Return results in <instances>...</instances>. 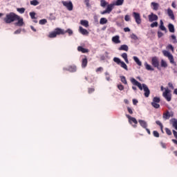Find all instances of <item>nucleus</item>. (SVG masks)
<instances>
[{
    "label": "nucleus",
    "mask_w": 177,
    "mask_h": 177,
    "mask_svg": "<svg viewBox=\"0 0 177 177\" xmlns=\"http://www.w3.org/2000/svg\"><path fill=\"white\" fill-rule=\"evenodd\" d=\"M131 82L132 83L133 85H136V86H138L140 91H144V96L145 97H149L150 96V89H149L147 85L142 84H142H140V82H138V80H136L133 77L131 79Z\"/></svg>",
    "instance_id": "f257e3e1"
},
{
    "label": "nucleus",
    "mask_w": 177,
    "mask_h": 177,
    "mask_svg": "<svg viewBox=\"0 0 177 177\" xmlns=\"http://www.w3.org/2000/svg\"><path fill=\"white\" fill-rule=\"evenodd\" d=\"M16 19H19V15L15 14V12H10L3 18V21L6 22V24H10V23L16 21Z\"/></svg>",
    "instance_id": "f03ea898"
},
{
    "label": "nucleus",
    "mask_w": 177,
    "mask_h": 177,
    "mask_svg": "<svg viewBox=\"0 0 177 177\" xmlns=\"http://www.w3.org/2000/svg\"><path fill=\"white\" fill-rule=\"evenodd\" d=\"M57 35H64V29L57 28L54 31L50 32L48 35V38H56Z\"/></svg>",
    "instance_id": "7ed1b4c3"
},
{
    "label": "nucleus",
    "mask_w": 177,
    "mask_h": 177,
    "mask_svg": "<svg viewBox=\"0 0 177 177\" xmlns=\"http://www.w3.org/2000/svg\"><path fill=\"white\" fill-rule=\"evenodd\" d=\"M163 97L166 99L167 102H171L172 100V94H171V90L167 88L162 93Z\"/></svg>",
    "instance_id": "20e7f679"
},
{
    "label": "nucleus",
    "mask_w": 177,
    "mask_h": 177,
    "mask_svg": "<svg viewBox=\"0 0 177 177\" xmlns=\"http://www.w3.org/2000/svg\"><path fill=\"white\" fill-rule=\"evenodd\" d=\"M126 117L127 118H128L129 124H131V125H132L133 128H136V127H138V120H136V118L129 115H126Z\"/></svg>",
    "instance_id": "39448f33"
},
{
    "label": "nucleus",
    "mask_w": 177,
    "mask_h": 177,
    "mask_svg": "<svg viewBox=\"0 0 177 177\" xmlns=\"http://www.w3.org/2000/svg\"><path fill=\"white\" fill-rule=\"evenodd\" d=\"M161 102V100L158 97H154L153 98V101L151 102V104L153 106L154 109H160V105L158 103Z\"/></svg>",
    "instance_id": "423d86ee"
},
{
    "label": "nucleus",
    "mask_w": 177,
    "mask_h": 177,
    "mask_svg": "<svg viewBox=\"0 0 177 177\" xmlns=\"http://www.w3.org/2000/svg\"><path fill=\"white\" fill-rule=\"evenodd\" d=\"M114 4L113 3H111L109 4L106 7V9L104 11H102L100 13L101 15H106V14H110L111 13V11L113 10V9H114Z\"/></svg>",
    "instance_id": "0eeeda50"
},
{
    "label": "nucleus",
    "mask_w": 177,
    "mask_h": 177,
    "mask_svg": "<svg viewBox=\"0 0 177 177\" xmlns=\"http://www.w3.org/2000/svg\"><path fill=\"white\" fill-rule=\"evenodd\" d=\"M151 64L153 66L160 70V62H158V58L157 57H153L151 59Z\"/></svg>",
    "instance_id": "6e6552de"
},
{
    "label": "nucleus",
    "mask_w": 177,
    "mask_h": 177,
    "mask_svg": "<svg viewBox=\"0 0 177 177\" xmlns=\"http://www.w3.org/2000/svg\"><path fill=\"white\" fill-rule=\"evenodd\" d=\"M62 3L65 6V8H66L68 10H70V11L73 10V2L62 1Z\"/></svg>",
    "instance_id": "1a4fd4ad"
},
{
    "label": "nucleus",
    "mask_w": 177,
    "mask_h": 177,
    "mask_svg": "<svg viewBox=\"0 0 177 177\" xmlns=\"http://www.w3.org/2000/svg\"><path fill=\"white\" fill-rule=\"evenodd\" d=\"M133 17L135 19L136 23H137L138 24H142V19L140 18V14H139L138 12H133Z\"/></svg>",
    "instance_id": "9d476101"
},
{
    "label": "nucleus",
    "mask_w": 177,
    "mask_h": 177,
    "mask_svg": "<svg viewBox=\"0 0 177 177\" xmlns=\"http://www.w3.org/2000/svg\"><path fill=\"white\" fill-rule=\"evenodd\" d=\"M148 19L150 23H153V21H157V20H158V16L151 12L149 15H148Z\"/></svg>",
    "instance_id": "9b49d317"
},
{
    "label": "nucleus",
    "mask_w": 177,
    "mask_h": 177,
    "mask_svg": "<svg viewBox=\"0 0 177 177\" xmlns=\"http://www.w3.org/2000/svg\"><path fill=\"white\" fill-rule=\"evenodd\" d=\"M64 71H69L70 73H75L77 71V66L75 65H71L66 68H64Z\"/></svg>",
    "instance_id": "f8f14e48"
},
{
    "label": "nucleus",
    "mask_w": 177,
    "mask_h": 177,
    "mask_svg": "<svg viewBox=\"0 0 177 177\" xmlns=\"http://www.w3.org/2000/svg\"><path fill=\"white\" fill-rule=\"evenodd\" d=\"M16 20L18 21L15 24V26H17L18 27H23V26H24V21L20 16L18 15V19H16Z\"/></svg>",
    "instance_id": "ddd939ff"
},
{
    "label": "nucleus",
    "mask_w": 177,
    "mask_h": 177,
    "mask_svg": "<svg viewBox=\"0 0 177 177\" xmlns=\"http://www.w3.org/2000/svg\"><path fill=\"white\" fill-rule=\"evenodd\" d=\"M79 32L82 35H89V32L86 29L82 28V26L79 27Z\"/></svg>",
    "instance_id": "4468645a"
},
{
    "label": "nucleus",
    "mask_w": 177,
    "mask_h": 177,
    "mask_svg": "<svg viewBox=\"0 0 177 177\" xmlns=\"http://www.w3.org/2000/svg\"><path fill=\"white\" fill-rule=\"evenodd\" d=\"M138 122L140 125V127H142V128H144V129H145L146 128H147V122L143 120H139Z\"/></svg>",
    "instance_id": "2eb2a0df"
},
{
    "label": "nucleus",
    "mask_w": 177,
    "mask_h": 177,
    "mask_svg": "<svg viewBox=\"0 0 177 177\" xmlns=\"http://www.w3.org/2000/svg\"><path fill=\"white\" fill-rule=\"evenodd\" d=\"M167 15L171 19V20H175V15H174V11L171 8L167 9Z\"/></svg>",
    "instance_id": "dca6fc26"
},
{
    "label": "nucleus",
    "mask_w": 177,
    "mask_h": 177,
    "mask_svg": "<svg viewBox=\"0 0 177 177\" xmlns=\"http://www.w3.org/2000/svg\"><path fill=\"white\" fill-rule=\"evenodd\" d=\"M78 52H82V53H88L89 50L88 48H84L82 46H80L77 47Z\"/></svg>",
    "instance_id": "f3484780"
},
{
    "label": "nucleus",
    "mask_w": 177,
    "mask_h": 177,
    "mask_svg": "<svg viewBox=\"0 0 177 177\" xmlns=\"http://www.w3.org/2000/svg\"><path fill=\"white\" fill-rule=\"evenodd\" d=\"M86 66H88V59L85 57L82 59V68H85Z\"/></svg>",
    "instance_id": "a211bd4d"
},
{
    "label": "nucleus",
    "mask_w": 177,
    "mask_h": 177,
    "mask_svg": "<svg viewBox=\"0 0 177 177\" xmlns=\"http://www.w3.org/2000/svg\"><path fill=\"white\" fill-rule=\"evenodd\" d=\"M112 41L113 42H114V44H121V41L120 40V36L118 35L114 36L112 38Z\"/></svg>",
    "instance_id": "6ab92c4d"
},
{
    "label": "nucleus",
    "mask_w": 177,
    "mask_h": 177,
    "mask_svg": "<svg viewBox=\"0 0 177 177\" xmlns=\"http://www.w3.org/2000/svg\"><path fill=\"white\" fill-rule=\"evenodd\" d=\"M80 24L84 27H86V28H88V27H89V21L86 20H81Z\"/></svg>",
    "instance_id": "aec40b11"
},
{
    "label": "nucleus",
    "mask_w": 177,
    "mask_h": 177,
    "mask_svg": "<svg viewBox=\"0 0 177 177\" xmlns=\"http://www.w3.org/2000/svg\"><path fill=\"white\" fill-rule=\"evenodd\" d=\"M122 59H124V62L128 64H129V61L128 60V54L127 53H124L121 55Z\"/></svg>",
    "instance_id": "412c9836"
},
{
    "label": "nucleus",
    "mask_w": 177,
    "mask_h": 177,
    "mask_svg": "<svg viewBox=\"0 0 177 177\" xmlns=\"http://www.w3.org/2000/svg\"><path fill=\"white\" fill-rule=\"evenodd\" d=\"M171 125L175 129L177 130V120L176 118H173L171 120Z\"/></svg>",
    "instance_id": "4be33fe9"
},
{
    "label": "nucleus",
    "mask_w": 177,
    "mask_h": 177,
    "mask_svg": "<svg viewBox=\"0 0 177 177\" xmlns=\"http://www.w3.org/2000/svg\"><path fill=\"white\" fill-rule=\"evenodd\" d=\"M162 118L164 120H169L171 118V115L169 114V111H166L165 113H163Z\"/></svg>",
    "instance_id": "5701e85b"
},
{
    "label": "nucleus",
    "mask_w": 177,
    "mask_h": 177,
    "mask_svg": "<svg viewBox=\"0 0 177 177\" xmlns=\"http://www.w3.org/2000/svg\"><path fill=\"white\" fill-rule=\"evenodd\" d=\"M156 124L157 125H159V126H160L161 132H162V133H164V130H163L164 126L162 125V123H161V122H160V120H156Z\"/></svg>",
    "instance_id": "b1692460"
},
{
    "label": "nucleus",
    "mask_w": 177,
    "mask_h": 177,
    "mask_svg": "<svg viewBox=\"0 0 177 177\" xmlns=\"http://www.w3.org/2000/svg\"><path fill=\"white\" fill-rule=\"evenodd\" d=\"M128 49L129 48L126 44H123L119 48V50H124L125 52H128Z\"/></svg>",
    "instance_id": "393cba45"
},
{
    "label": "nucleus",
    "mask_w": 177,
    "mask_h": 177,
    "mask_svg": "<svg viewBox=\"0 0 177 177\" xmlns=\"http://www.w3.org/2000/svg\"><path fill=\"white\" fill-rule=\"evenodd\" d=\"M151 6H153L152 9L153 10H158V7H159V5L158 3H155V2H152L151 3Z\"/></svg>",
    "instance_id": "a878e982"
},
{
    "label": "nucleus",
    "mask_w": 177,
    "mask_h": 177,
    "mask_svg": "<svg viewBox=\"0 0 177 177\" xmlns=\"http://www.w3.org/2000/svg\"><path fill=\"white\" fill-rule=\"evenodd\" d=\"M168 28H169V31L170 32H175V27L174 26V25L172 24H169L168 25Z\"/></svg>",
    "instance_id": "bb28decb"
},
{
    "label": "nucleus",
    "mask_w": 177,
    "mask_h": 177,
    "mask_svg": "<svg viewBox=\"0 0 177 177\" xmlns=\"http://www.w3.org/2000/svg\"><path fill=\"white\" fill-rule=\"evenodd\" d=\"M122 3H124V0H117L115 1V3H113V5L115 6H121V5H122Z\"/></svg>",
    "instance_id": "cd10ccee"
},
{
    "label": "nucleus",
    "mask_w": 177,
    "mask_h": 177,
    "mask_svg": "<svg viewBox=\"0 0 177 177\" xmlns=\"http://www.w3.org/2000/svg\"><path fill=\"white\" fill-rule=\"evenodd\" d=\"M133 60H134V62H136V63L138 64V66H142V62H140V60H139V58H138V57L134 56Z\"/></svg>",
    "instance_id": "c85d7f7f"
},
{
    "label": "nucleus",
    "mask_w": 177,
    "mask_h": 177,
    "mask_svg": "<svg viewBox=\"0 0 177 177\" xmlns=\"http://www.w3.org/2000/svg\"><path fill=\"white\" fill-rule=\"evenodd\" d=\"M160 66L161 67L167 68V67H168V64H167V62H165L164 59H162L160 62Z\"/></svg>",
    "instance_id": "c756f323"
},
{
    "label": "nucleus",
    "mask_w": 177,
    "mask_h": 177,
    "mask_svg": "<svg viewBox=\"0 0 177 177\" xmlns=\"http://www.w3.org/2000/svg\"><path fill=\"white\" fill-rule=\"evenodd\" d=\"M120 81L122 82V84H124V85L128 84V82H127V78L125 76H120Z\"/></svg>",
    "instance_id": "7c9ffc66"
},
{
    "label": "nucleus",
    "mask_w": 177,
    "mask_h": 177,
    "mask_svg": "<svg viewBox=\"0 0 177 177\" xmlns=\"http://www.w3.org/2000/svg\"><path fill=\"white\" fill-rule=\"evenodd\" d=\"M30 5L32 6H37V5H39V1L37 0H32L30 1Z\"/></svg>",
    "instance_id": "2f4dec72"
},
{
    "label": "nucleus",
    "mask_w": 177,
    "mask_h": 177,
    "mask_svg": "<svg viewBox=\"0 0 177 177\" xmlns=\"http://www.w3.org/2000/svg\"><path fill=\"white\" fill-rule=\"evenodd\" d=\"M145 68L149 71H154V69L149 64L145 63Z\"/></svg>",
    "instance_id": "473e14b6"
},
{
    "label": "nucleus",
    "mask_w": 177,
    "mask_h": 177,
    "mask_svg": "<svg viewBox=\"0 0 177 177\" xmlns=\"http://www.w3.org/2000/svg\"><path fill=\"white\" fill-rule=\"evenodd\" d=\"M120 67H122V68H124V70H126L127 71H128V66H127L126 64H125V62H122H122H120Z\"/></svg>",
    "instance_id": "72a5a7b5"
},
{
    "label": "nucleus",
    "mask_w": 177,
    "mask_h": 177,
    "mask_svg": "<svg viewBox=\"0 0 177 177\" xmlns=\"http://www.w3.org/2000/svg\"><path fill=\"white\" fill-rule=\"evenodd\" d=\"M162 53L164 55V56H165L166 57H169L172 54H171V53H169V51H167L165 50H162Z\"/></svg>",
    "instance_id": "f704fd0d"
},
{
    "label": "nucleus",
    "mask_w": 177,
    "mask_h": 177,
    "mask_svg": "<svg viewBox=\"0 0 177 177\" xmlns=\"http://www.w3.org/2000/svg\"><path fill=\"white\" fill-rule=\"evenodd\" d=\"M168 59L171 64H175V59H174V55H172V54L168 57Z\"/></svg>",
    "instance_id": "c9c22d12"
},
{
    "label": "nucleus",
    "mask_w": 177,
    "mask_h": 177,
    "mask_svg": "<svg viewBox=\"0 0 177 177\" xmlns=\"http://www.w3.org/2000/svg\"><path fill=\"white\" fill-rule=\"evenodd\" d=\"M107 19L106 18H101L100 20V24H106L107 23Z\"/></svg>",
    "instance_id": "e433bc0d"
},
{
    "label": "nucleus",
    "mask_w": 177,
    "mask_h": 177,
    "mask_svg": "<svg viewBox=\"0 0 177 177\" xmlns=\"http://www.w3.org/2000/svg\"><path fill=\"white\" fill-rule=\"evenodd\" d=\"M106 5H108V3H107L106 1H105V0H101V1H100V6H101L102 8L106 7Z\"/></svg>",
    "instance_id": "4c0bfd02"
},
{
    "label": "nucleus",
    "mask_w": 177,
    "mask_h": 177,
    "mask_svg": "<svg viewBox=\"0 0 177 177\" xmlns=\"http://www.w3.org/2000/svg\"><path fill=\"white\" fill-rule=\"evenodd\" d=\"M17 12H19V13H21V15H23V13L26 12V8H17Z\"/></svg>",
    "instance_id": "58836bf2"
},
{
    "label": "nucleus",
    "mask_w": 177,
    "mask_h": 177,
    "mask_svg": "<svg viewBox=\"0 0 177 177\" xmlns=\"http://www.w3.org/2000/svg\"><path fill=\"white\" fill-rule=\"evenodd\" d=\"M113 62H115V63H117V64H120L122 61H121V59H120V58L118 57H114Z\"/></svg>",
    "instance_id": "ea45409f"
},
{
    "label": "nucleus",
    "mask_w": 177,
    "mask_h": 177,
    "mask_svg": "<svg viewBox=\"0 0 177 177\" xmlns=\"http://www.w3.org/2000/svg\"><path fill=\"white\" fill-rule=\"evenodd\" d=\"M46 23H48V20L44 19H41L39 21V24H41V26H44V24H46Z\"/></svg>",
    "instance_id": "a19ab883"
},
{
    "label": "nucleus",
    "mask_w": 177,
    "mask_h": 177,
    "mask_svg": "<svg viewBox=\"0 0 177 177\" xmlns=\"http://www.w3.org/2000/svg\"><path fill=\"white\" fill-rule=\"evenodd\" d=\"M64 34H66V33H68V35H73V30H71V29H68V30H64Z\"/></svg>",
    "instance_id": "79ce46f5"
},
{
    "label": "nucleus",
    "mask_w": 177,
    "mask_h": 177,
    "mask_svg": "<svg viewBox=\"0 0 177 177\" xmlns=\"http://www.w3.org/2000/svg\"><path fill=\"white\" fill-rule=\"evenodd\" d=\"M165 132L167 135H169V136H171V135H172V131H171V130L168 128H165Z\"/></svg>",
    "instance_id": "37998d69"
},
{
    "label": "nucleus",
    "mask_w": 177,
    "mask_h": 177,
    "mask_svg": "<svg viewBox=\"0 0 177 177\" xmlns=\"http://www.w3.org/2000/svg\"><path fill=\"white\" fill-rule=\"evenodd\" d=\"M151 28H154V27H158V22L155 21L151 24Z\"/></svg>",
    "instance_id": "c03bdc74"
},
{
    "label": "nucleus",
    "mask_w": 177,
    "mask_h": 177,
    "mask_svg": "<svg viewBox=\"0 0 177 177\" xmlns=\"http://www.w3.org/2000/svg\"><path fill=\"white\" fill-rule=\"evenodd\" d=\"M153 135L155 138H160V133L157 131H153Z\"/></svg>",
    "instance_id": "a18cd8bd"
},
{
    "label": "nucleus",
    "mask_w": 177,
    "mask_h": 177,
    "mask_svg": "<svg viewBox=\"0 0 177 177\" xmlns=\"http://www.w3.org/2000/svg\"><path fill=\"white\" fill-rule=\"evenodd\" d=\"M29 15H30L32 20H34V19H35V12H31L29 13Z\"/></svg>",
    "instance_id": "49530a36"
},
{
    "label": "nucleus",
    "mask_w": 177,
    "mask_h": 177,
    "mask_svg": "<svg viewBox=\"0 0 177 177\" xmlns=\"http://www.w3.org/2000/svg\"><path fill=\"white\" fill-rule=\"evenodd\" d=\"M159 28L162 31H165V32H167V28H165V26L164 25H160Z\"/></svg>",
    "instance_id": "de8ad7c7"
},
{
    "label": "nucleus",
    "mask_w": 177,
    "mask_h": 177,
    "mask_svg": "<svg viewBox=\"0 0 177 177\" xmlns=\"http://www.w3.org/2000/svg\"><path fill=\"white\" fill-rule=\"evenodd\" d=\"M131 39H134V41H138V36H136V35H135V34H132L131 35Z\"/></svg>",
    "instance_id": "09e8293b"
},
{
    "label": "nucleus",
    "mask_w": 177,
    "mask_h": 177,
    "mask_svg": "<svg viewBox=\"0 0 177 177\" xmlns=\"http://www.w3.org/2000/svg\"><path fill=\"white\" fill-rule=\"evenodd\" d=\"M171 39H173V44H177V40H176V36L175 35H173L171 36Z\"/></svg>",
    "instance_id": "8fccbe9b"
},
{
    "label": "nucleus",
    "mask_w": 177,
    "mask_h": 177,
    "mask_svg": "<svg viewBox=\"0 0 177 177\" xmlns=\"http://www.w3.org/2000/svg\"><path fill=\"white\" fill-rule=\"evenodd\" d=\"M118 88L119 91H124V86L122 84L118 85Z\"/></svg>",
    "instance_id": "3c124183"
},
{
    "label": "nucleus",
    "mask_w": 177,
    "mask_h": 177,
    "mask_svg": "<svg viewBox=\"0 0 177 177\" xmlns=\"http://www.w3.org/2000/svg\"><path fill=\"white\" fill-rule=\"evenodd\" d=\"M88 93H93V92H95V88H88Z\"/></svg>",
    "instance_id": "603ef678"
},
{
    "label": "nucleus",
    "mask_w": 177,
    "mask_h": 177,
    "mask_svg": "<svg viewBox=\"0 0 177 177\" xmlns=\"http://www.w3.org/2000/svg\"><path fill=\"white\" fill-rule=\"evenodd\" d=\"M105 75L106 81H110V74H109L108 72H106Z\"/></svg>",
    "instance_id": "864d4df0"
},
{
    "label": "nucleus",
    "mask_w": 177,
    "mask_h": 177,
    "mask_svg": "<svg viewBox=\"0 0 177 177\" xmlns=\"http://www.w3.org/2000/svg\"><path fill=\"white\" fill-rule=\"evenodd\" d=\"M127 111L129 113V114H133V111H132V109H131L129 106H127Z\"/></svg>",
    "instance_id": "5fc2aeb1"
},
{
    "label": "nucleus",
    "mask_w": 177,
    "mask_h": 177,
    "mask_svg": "<svg viewBox=\"0 0 177 177\" xmlns=\"http://www.w3.org/2000/svg\"><path fill=\"white\" fill-rule=\"evenodd\" d=\"M124 20L125 21H129V20H131V17H129V15H125Z\"/></svg>",
    "instance_id": "6e6d98bb"
},
{
    "label": "nucleus",
    "mask_w": 177,
    "mask_h": 177,
    "mask_svg": "<svg viewBox=\"0 0 177 177\" xmlns=\"http://www.w3.org/2000/svg\"><path fill=\"white\" fill-rule=\"evenodd\" d=\"M167 49H170V50L174 51V46H172V44H169L167 46Z\"/></svg>",
    "instance_id": "4d7b16f0"
},
{
    "label": "nucleus",
    "mask_w": 177,
    "mask_h": 177,
    "mask_svg": "<svg viewBox=\"0 0 177 177\" xmlns=\"http://www.w3.org/2000/svg\"><path fill=\"white\" fill-rule=\"evenodd\" d=\"M162 35H164V33H162V32H160V31L158 32V38H161V37H162Z\"/></svg>",
    "instance_id": "13d9d810"
},
{
    "label": "nucleus",
    "mask_w": 177,
    "mask_h": 177,
    "mask_svg": "<svg viewBox=\"0 0 177 177\" xmlns=\"http://www.w3.org/2000/svg\"><path fill=\"white\" fill-rule=\"evenodd\" d=\"M168 86L169 88H171V89H174V84H172L171 82L168 83Z\"/></svg>",
    "instance_id": "bf43d9fd"
},
{
    "label": "nucleus",
    "mask_w": 177,
    "mask_h": 177,
    "mask_svg": "<svg viewBox=\"0 0 177 177\" xmlns=\"http://www.w3.org/2000/svg\"><path fill=\"white\" fill-rule=\"evenodd\" d=\"M100 71H103V68L102 67H99L96 69V73H99Z\"/></svg>",
    "instance_id": "052dcab7"
},
{
    "label": "nucleus",
    "mask_w": 177,
    "mask_h": 177,
    "mask_svg": "<svg viewBox=\"0 0 177 177\" xmlns=\"http://www.w3.org/2000/svg\"><path fill=\"white\" fill-rule=\"evenodd\" d=\"M138 100L133 99V104H134V106H136V104H138Z\"/></svg>",
    "instance_id": "680f3d73"
},
{
    "label": "nucleus",
    "mask_w": 177,
    "mask_h": 177,
    "mask_svg": "<svg viewBox=\"0 0 177 177\" xmlns=\"http://www.w3.org/2000/svg\"><path fill=\"white\" fill-rule=\"evenodd\" d=\"M173 135L176 139H177V132L175 130H173Z\"/></svg>",
    "instance_id": "e2e57ef3"
},
{
    "label": "nucleus",
    "mask_w": 177,
    "mask_h": 177,
    "mask_svg": "<svg viewBox=\"0 0 177 177\" xmlns=\"http://www.w3.org/2000/svg\"><path fill=\"white\" fill-rule=\"evenodd\" d=\"M20 32H21V29H18L17 30L15 31L14 34H20Z\"/></svg>",
    "instance_id": "0e129e2a"
},
{
    "label": "nucleus",
    "mask_w": 177,
    "mask_h": 177,
    "mask_svg": "<svg viewBox=\"0 0 177 177\" xmlns=\"http://www.w3.org/2000/svg\"><path fill=\"white\" fill-rule=\"evenodd\" d=\"M124 32H129V31H131V29H129V28H124Z\"/></svg>",
    "instance_id": "69168bd1"
},
{
    "label": "nucleus",
    "mask_w": 177,
    "mask_h": 177,
    "mask_svg": "<svg viewBox=\"0 0 177 177\" xmlns=\"http://www.w3.org/2000/svg\"><path fill=\"white\" fill-rule=\"evenodd\" d=\"M160 145L163 149H167V145H165V143L161 142Z\"/></svg>",
    "instance_id": "338daca9"
},
{
    "label": "nucleus",
    "mask_w": 177,
    "mask_h": 177,
    "mask_svg": "<svg viewBox=\"0 0 177 177\" xmlns=\"http://www.w3.org/2000/svg\"><path fill=\"white\" fill-rule=\"evenodd\" d=\"M86 6H89V0H84Z\"/></svg>",
    "instance_id": "774afa93"
}]
</instances>
